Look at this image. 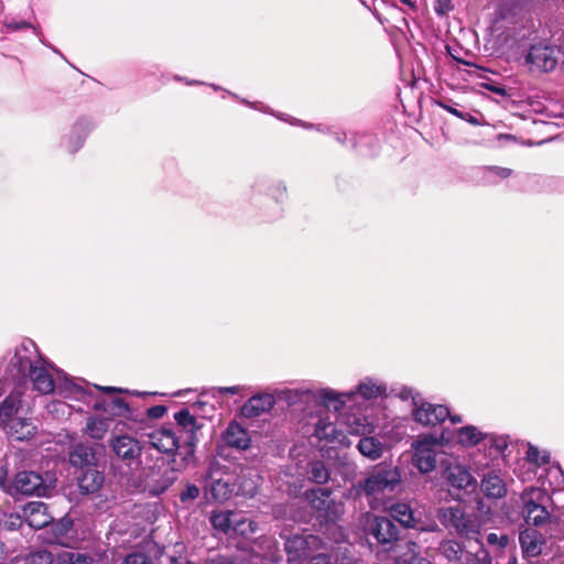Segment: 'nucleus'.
Instances as JSON below:
<instances>
[{"label":"nucleus","instance_id":"58836bf2","mask_svg":"<svg viewBox=\"0 0 564 564\" xmlns=\"http://www.w3.org/2000/svg\"><path fill=\"white\" fill-rule=\"evenodd\" d=\"M257 524L236 513V518H234V524H232V533H237L243 536H248L256 532Z\"/></svg>","mask_w":564,"mask_h":564},{"label":"nucleus","instance_id":"ddd939ff","mask_svg":"<svg viewBox=\"0 0 564 564\" xmlns=\"http://www.w3.org/2000/svg\"><path fill=\"white\" fill-rule=\"evenodd\" d=\"M414 420L426 426H434L449 416V411L441 404L422 403L413 411Z\"/></svg>","mask_w":564,"mask_h":564},{"label":"nucleus","instance_id":"774afa93","mask_svg":"<svg viewBox=\"0 0 564 564\" xmlns=\"http://www.w3.org/2000/svg\"><path fill=\"white\" fill-rule=\"evenodd\" d=\"M510 564H516V563L513 562V563H510Z\"/></svg>","mask_w":564,"mask_h":564},{"label":"nucleus","instance_id":"f704fd0d","mask_svg":"<svg viewBox=\"0 0 564 564\" xmlns=\"http://www.w3.org/2000/svg\"><path fill=\"white\" fill-rule=\"evenodd\" d=\"M212 497L217 501L228 500L234 491L232 486L223 479H216L209 488Z\"/></svg>","mask_w":564,"mask_h":564},{"label":"nucleus","instance_id":"4c0bfd02","mask_svg":"<svg viewBox=\"0 0 564 564\" xmlns=\"http://www.w3.org/2000/svg\"><path fill=\"white\" fill-rule=\"evenodd\" d=\"M94 560L86 553L65 551L58 555L59 564H93Z\"/></svg>","mask_w":564,"mask_h":564},{"label":"nucleus","instance_id":"603ef678","mask_svg":"<svg viewBox=\"0 0 564 564\" xmlns=\"http://www.w3.org/2000/svg\"><path fill=\"white\" fill-rule=\"evenodd\" d=\"M307 564H332V558L327 554H318L313 556Z\"/></svg>","mask_w":564,"mask_h":564},{"label":"nucleus","instance_id":"393cba45","mask_svg":"<svg viewBox=\"0 0 564 564\" xmlns=\"http://www.w3.org/2000/svg\"><path fill=\"white\" fill-rule=\"evenodd\" d=\"M481 489L485 495L490 498H501L507 492L505 481L495 473H490L484 477Z\"/></svg>","mask_w":564,"mask_h":564},{"label":"nucleus","instance_id":"09e8293b","mask_svg":"<svg viewBox=\"0 0 564 564\" xmlns=\"http://www.w3.org/2000/svg\"><path fill=\"white\" fill-rule=\"evenodd\" d=\"M487 542L490 545H497L499 547H505L508 543V536L507 535H498L496 533H489L487 535Z\"/></svg>","mask_w":564,"mask_h":564},{"label":"nucleus","instance_id":"72a5a7b5","mask_svg":"<svg viewBox=\"0 0 564 564\" xmlns=\"http://www.w3.org/2000/svg\"><path fill=\"white\" fill-rule=\"evenodd\" d=\"M329 496L330 491L328 489L318 488L310 491L308 500L313 508L321 511L325 510L327 517H330V514L327 511L330 502Z\"/></svg>","mask_w":564,"mask_h":564},{"label":"nucleus","instance_id":"4be33fe9","mask_svg":"<svg viewBox=\"0 0 564 564\" xmlns=\"http://www.w3.org/2000/svg\"><path fill=\"white\" fill-rule=\"evenodd\" d=\"M462 564H492L489 552L484 547L480 538L471 540L465 550Z\"/></svg>","mask_w":564,"mask_h":564},{"label":"nucleus","instance_id":"9b49d317","mask_svg":"<svg viewBox=\"0 0 564 564\" xmlns=\"http://www.w3.org/2000/svg\"><path fill=\"white\" fill-rule=\"evenodd\" d=\"M150 445L164 454H174L182 447L180 436L173 427L162 426L147 434Z\"/></svg>","mask_w":564,"mask_h":564},{"label":"nucleus","instance_id":"bf43d9fd","mask_svg":"<svg viewBox=\"0 0 564 564\" xmlns=\"http://www.w3.org/2000/svg\"><path fill=\"white\" fill-rule=\"evenodd\" d=\"M7 26L12 29V30H18V29H21V28H29L31 25L28 22H21V23L14 24V25L8 24Z\"/></svg>","mask_w":564,"mask_h":564},{"label":"nucleus","instance_id":"2f4dec72","mask_svg":"<svg viewBox=\"0 0 564 564\" xmlns=\"http://www.w3.org/2000/svg\"><path fill=\"white\" fill-rule=\"evenodd\" d=\"M108 419L89 417L86 423V433L95 440H102L109 431Z\"/></svg>","mask_w":564,"mask_h":564},{"label":"nucleus","instance_id":"39448f33","mask_svg":"<svg viewBox=\"0 0 564 564\" xmlns=\"http://www.w3.org/2000/svg\"><path fill=\"white\" fill-rule=\"evenodd\" d=\"M174 419L177 423L175 431L180 436V444L185 448V458L191 457L194 454V447L198 441L197 433L202 425L197 423L196 417L187 409L176 412Z\"/></svg>","mask_w":564,"mask_h":564},{"label":"nucleus","instance_id":"1a4fd4ad","mask_svg":"<svg viewBox=\"0 0 564 564\" xmlns=\"http://www.w3.org/2000/svg\"><path fill=\"white\" fill-rule=\"evenodd\" d=\"M109 446L126 465L140 463L142 447L138 440L129 435H116L109 440Z\"/></svg>","mask_w":564,"mask_h":564},{"label":"nucleus","instance_id":"5fc2aeb1","mask_svg":"<svg viewBox=\"0 0 564 564\" xmlns=\"http://www.w3.org/2000/svg\"><path fill=\"white\" fill-rule=\"evenodd\" d=\"M165 412H166V408L165 406L156 405V406H153V408L149 409L148 414L151 417L159 419V417L163 416V414Z\"/></svg>","mask_w":564,"mask_h":564},{"label":"nucleus","instance_id":"a19ab883","mask_svg":"<svg viewBox=\"0 0 564 564\" xmlns=\"http://www.w3.org/2000/svg\"><path fill=\"white\" fill-rule=\"evenodd\" d=\"M53 555L46 550H39L25 557V564H52Z\"/></svg>","mask_w":564,"mask_h":564},{"label":"nucleus","instance_id":"4468645a","mask_svg":"<svg viewBox=\"0 0 564 564\" xmlns=\"http://www.w3.org/2000/svg\"><path fill=\"white\" fill-rule=\"evenodd\" d=\"M22 517L29 527L36 530L46 527L53 519L46 505L41 501H32L25 505L22 509Z\"/></svg>","mask_w":564,"mask_h":564},{"label":"nucleus","instance_id":"3c124183","mask_svg":"<svg viewBox=\"0 0 564 564\" xmlns=\"http://www.w3.org/2000/svg\"><path fill=\"white\" fill-rule=\"evenodd\" d=\"M490 173H494L495 175L507 178L512 174V170L508 167H500V166H491L488 169Z\"/></svg>","mask_w":564,"mask_h":564},{"label":"nucleus","instance_id":"9d476101","mask_svg":"<svg viewBox=\"0 0 564 564\" xmlns=\"http://www.w3.org/2000/svg\"><path fill=\"white\" fill-rule=\"evenodd\" d=\"M557 54L556 51L547 45H533L527 57L525 62L531 66L532 69H536L540 72H551L557 65Z\"/></svg>","mask_w":564,"mask_h":564},{"label":"nucleus","instance_id":"20e7f679","mask_svg":"<svg viewBox=\"0 0 564 564\" xmlns=\"http://www.w3.org/2000/svg\"><path fill=\"white\" fill-rule=\"evenodd\" d=\"M547 500V495L539 488L527 489L521 495L522 513L528 524L541 525L549 520L550 513L545 507Z\"/></svg>","mask_w":564,"mask_h":564},{"label":"nucleus","instance_id":"bb28decb","mask_svg":"<svg viewBox=\"0 0 564 564\" xmlns=\"http://www.w3.org/2000/svg\"><path fill=\"white\" fill-rule=\"evenodd\" d=\"M357 447L361 455L372 460L380 458L383 453L382 443L375 437L360 438Z\"/></svg>","mask_w":564,"mask_h":564},{"label":"nucleus","instance_id":"dca6fc26","mask_svg":"<svg viewBox=\"0 0 564 564\" xmlns=\"http://www.w3.org/2000/svg\"><path fill=\"white\" fill-rule=\"evenodd\" d=\"M261 484V476L252 467H239L237 473L238 494L246 497H253Z\"/></svg>","mask_w":564,"mask_h":564},{"label":"nucleus","instance_id":"b1692460","mask_svg":"<svg viewBox=\"0 0 564 564\" xmlns=\"http://www.w3.org/2000/svg\"><path fill=\"white\" fill-rule=\"evenodd\" d=\"M104 484V475L96 468L86 469L78 478V487L83 494L97 492Z\"/></svg>","mask_w":564,"mask_h":564},{"label":"nucleus","instance_id":"de8ad7c7","mask_svg":"<svg viewBox=\"0 0 564 564\" xmlns=\"http://www.w3.org/2000/svg\"><path fill=\"white\" fill-rule=\"evenodd\" d=\"M22 512L21 513H11L7 516V519L4 520V527L9 530H15L21 527L23 521Z\"/></svg>","mask_w":564,"mask_h":564},{"label":"nucleus","instance_id":"37998d69","mask_svg":"<svg viewBox=\"0 0 564 564\" xmlns=\"http://www.w3.org/2000/svg\"><path fill=\"white\" fill-rule=\"evenodd\" d=\"M124 564H159V562L142 552H134L124 558Z\"/></svg>","mask_w":564,"mask_h":564},{"label":"nucleus","instance_id":"0e129e2a","mask_svg":"<svg viewBox=\"0 0 564 564\" xmlns=\"http://www.w3.org/2000/svg\"><path fill=\"white\" fill-rule=\"evenodd\" d=\"M225 391L228 392V393L235 394V393L238 392V388L237 387H230V388H226Z\"/></svg>","mask_w":564,"mask_h":564},{"label":"nucleus","instance_id":"6e6d98bb","mask_svg":"<svg viewBox=\"0 0 564 564\" xmlns=\"http://www.w3.org/2000/svg\"><path fill=\"white\" fill-rule=\"evenodd\" d=\"M7 480V471L0 468V488H3L8 491L9 487L6 486Z\"/></svg>","mask_w":564,"mask_h":564},{"label":"nucleus","instance_id":"a878e982","mask_svg":"<svg viewBox=\"0 0 564 564\" xmlns=\"http://www.w3.org/2000/svg\"><path fill=\"white\" fill-rule=\"evenodd\" d=\"M466 547L455 540H444L440 543L438 551L448 561L463 563Z\"/></svg>","mask_w":564,"mask_h":564},{"label":"nucleus","instance_id":"423d86ee","mask_svg":"<svg viewBox=\"0 0 564 564\" xmlns=\"http://www.w3.org/2000/svg\"><path fill=\"white\" fill-rule=\"evenodd\" d=\"M284 547L289 562L302 561L318 551L322 547V541L313 534H296L285 541Z\"/></svg>","mask_w":564,"mask_h":564},{"label":"nucleus","instance_id":"5701e85b","mask_svg":"<svg viewBox=\"0 0 564 564\" xmlns=\"http://www.w3.org/2000/svg\"><path fill=\"white\" fill-rule=\"evenodd\" d=\"M520 543L523 552L528 556L540 555L545 546L544 539L538 533L536 530L528 529L520 535Z\"/></svg>","mask_w":564,"mask_h":564},{"label":"nucleus","instance_id":"f3484780","mask_svg":"<svg viewBox=\"0 0 564 564\" xmlns=\"http://www.w3.org/2000/svg\"><path fill=\"white\" fill-rule=\"evenodd\" d=\"M145 480L151 491L159 495L165 491L175 480L174 471L166 466L152 468L147 475Z\"/></svg>","mask_w":564,"mask_h":564},{"label":"nucleus","instance_id":"a211bd4d","mask_svg":"<svg viewBox=\"0 0 564 564\" xmlns=\"http://www.w3.org/2000/svg\"><path fill=\"white\" fill-rule=\"evenodd\" d=\"M371 532L381 544H393L399 539V528L386 517L376 518Z\"/></svg>","mask_w":564,"mask_h":564},{"label":"nucleus","instance_id":"ea45409f","mask_svg":"<svg viewBox=\"0 0 564 564\" xmlns=\"http://www.w3.org/2000/svg\"><path fill=\"white\" fill-rule=\"evenodd\" d=\"M310 478L316 484H325L329 478V473L322 462H314L310 465Z\"/></svg>","mask_w":564,"mask_h":564},{"label":"nucleus","instance_id":"4d7b16f0","mask_svg":"<svg viewBox=\"0 0 564 564\" xmlns=\"http://www.w3.org/2000/svg\"><path fill=\"white\" fill-rule=\"evenodd\" d=\"M485 87L498 95H505L506 94V90L501 87H496V86H492V85H485Z\"/></svg>","mask_w":564,"mask_h":564},{"label":"nucleus","instance_id":"0eeeda50","mask_svg":"<svg viewBox=\"0 0 564 564\" xmlns=\"http://www.w3.org/2000/svg\"><path fill=\"white\" fill-rule=\"evenodd\" d=\"M51 487L46 485L41 475L34 471H21L17 474L13 482L9 486L10 494L46 496Z\"/></svg>","mask_w":564,"mask_h":564},{"label":"nucleus","instance_id":"7ed1b4c3","mask_svg":"<svg viewBox=\"0 0 564 564\" xmlns=\"http://www.w3.org/2000/svg\"><path fill=\"white\" fill-rule=\"evenodd\" d=\"M401 482V474L397 467L379 464L375 466L358 487L364 490L368 497L379 499L387 494L394 491Z\"/></svg>","mask_w":564,"mask_h":564},{"label":"nucleus","instance_id":"052dcab7","mask_svg":"<svg viewBox=\"0 0 564 564\" xmlns=\"http://www.w3.org/2000/svg\"><path fill=\"white\" fill-rule=\"evenodd\" d=\"M403 4L408 6L412 10L416 8V0H400Z\"/></svg>","mask_w":564,"mask_h":564},{"label":"nucleus","instance_id":"f8f14e48","mask_svg":"<svg viewBox=\"0 0 564 564\" xmlns=\"http://www.w3.org/2000/svg\"><path fill=\"white\" fill-rule=\"evenodd\" d=\"M101 451V445L78 444L69 453V463L78 468H95Z\"/></svg>","mask_w":564,"mask_h":564},{"label":"nucleus","instance_id":"7c9ffc66","mask_svg":"<svg viewBox=\"0 0 564 564\" xmlns=\"http://www.w3.org/2000/svg\"><path fill=\"white\" fill-rule=\"evenodd\" d=\"M234 518H236V512L218 511L212 514L210 522L216 530L230 534L232 533Z\"/></svg>","mask_w":564,"mask_h":564},{"label":"nucleus","instance_id":"680f3d73","mask_svg":"<svg viewBox=\"0 0 564 564\" xmlns=\"http://www.w3.org/2000/svg\"><path fill=\"white\" fill-rule=\"evenodd\" d=\"M115 404L117 408L119 409H124V410H128V405L127 403L122 400V399H118L115 401Z\"/></svg>","mask_w":564,"mask_h":564},{"label":"nucleus","instance_id":"f257e3e1","mask_svg":"<svg viewBox=\"0 0 564 564\" xmlns=\"http://www.w3.org/2000/svg\"><path fill=\"white\" fill-rule=\"evenodd\" d=\"M8 372L14 379L30 378L33 389L42 394H48L54 391V380L51 373L43 366H35L26 356V348L19 347L15 349L13 357L10 359Z\"/></svg>","mask_w":564,"mask_h":564},{"label":"nucleus","instance_id":"473e14b6","mask_svg":"<svg viewBox=\"0 0 564 564\" xmlns=\"http://www.w3.org/2000/svg\"><path fill=\"white\" fill-rule=\"evenodd\" d=\"M457 440L464 446H474L482 440V433L473 425L464 426L458 430Z\"/></svg>","mask_w":564,"mask_h":564},{"label":"nucleus","instance_id":"864d4df0","mask_svg":"<svg viewBox=\"0 0 564 564\" xmlns=\"http://www.w3.org/2000/svg\"><path fill=\"white\" fill-rule=\"evenodd\" d=\"M207 564H235V561L229 556L217 555L216 557L209 560Z\"/></svg>","mask_w":564,"mask_h":564},{"label":"nucleus","instance_id":"e433bc0d","mask_svg":"<svg viewBox=\"0 0 564 564\" xmlns=\"http://www.w3.org/2000/svg\"><path fill=\"white\" fill-rule=\"evenodd\" d=\"M319 438H327L332 442H338L340 444L349 445L346 441V435L341 431H337L332 424L318 425L316 430Z\"/></svg>","mask_w":564,"mask_h":564},{"label":"nucleus","instance_id":"e2e57ef3","mask_svg":"<svg viewBox=\"0 0 564 564\" xmlns=\"http://www.w3.org/2000/svg\"><path fill=\"white\" fill-rule=\"evenodd\" d=\"M443 107H444L448 112H451V113H453V115H455V116H457V117L463 118L462 113H460L458 110H456L455 108H452V107H448V106H443Z\"/></svg>","mask_w":564,"mask_h":564},{"label":"nucleus","instance_id":"2eb2a0df","mask_svg":"<svg viewBox=\"0 0 564 564\" xmlns=\"http://www.w3.org/2000/svg\"><path fill=\"white\" fill-rule=\"evenodd\" d=\"M444 475L453 487L468 489L476 487V480L466 467L458 463H448Z\"/></svg>","mask_w":564,"mask_h":564},{"label":"nucleus","instance_id":"69168bd1","mask_svg":"<svg viewBox=\"0 0 564 564\" xmlns=\"http://www.w3.org/2000/svg\"><path fill=\"white\" fill-rule=\"evenodd\" d=\"M449 417H451V421H452L453 423H459V422H462L460 416L454 415V416H449Z\"/></svg>","mask_w":564,"mask_h":564},{"label":"nucleus","instance_id":"c756f323","mask_svg":"<svg viewBox=\"0 0 564 564\" xmlns=\"http://www.w3.org/2000/svg\"><path fill=\"white\" fill-rule=\"evenodd\" d=\"M402 549L404 551L399 555V564H431L426 558L420 556L416 543L408 541Z\"/></svg>","mask_w":564,"mask_h":564},{"label":"nucleus","instance_id":"a18cd8bd","mask_svg":"<svg viewBox=\"0 0 564 564\" xmlns=\"http://www.w3.org/2000/svg\"><path fill=\"white\" fill-rule=\"evenodd\" d=\"M358 391L362 397H365L367 399H371V398L377 397L380 393V387L376 386L375 383H372L370 381L361 382L358 386Z\"/></svg>","mask_w":564,"mask_h":564},{"label":"nucleus","instance_id":"6ab92c4d","mask_svg":"<svg viewBox=\"0 0 564 564\" xmlns=\"http://www.w3.org/2000/svg\"><path fill=\"white\" fill-rule=\"evenodd\" d=\"M223 440L228 446L237 449H247L251 443L249 432L236 422L229 423L223 433Z\"/></svg>","mask_w":564,"mask_h":564},{"label":"nucleus","instance_id":"c85d7f7f","mask_svg":"<svg viewBox=\"0 0 564 564\" xmlns=\"http://www.w3.org/2000/svg\"><path fill=\"white\" fill-rule=\"evenodd\" d=\"M347 432L352 435H367L373 432V426L365 416L349 415L346 419Z\"/></svg>","mask_w":564,"mask_h":564},{"label":"nucleus","instance_id":"49530a36","mask_svg":"<svg viewBox=\"0 0 564 564\" xmlns=\"http://www.w3.org/2000/svg\"><path fill=\"white\" fill-rule=\"evenodd\" d=\"M527 459L533 464L542 465L547 462L545 456H540V452L536 447L530 445L527 451Z\"/></svg>","mask_w":564,"mask_h":564},{"label":"nucleus","instance_id":"cd10ccee","mask_svg":"<svg viewBox=\"0 0 564 564\" xmlns=\"http://www.w3.org/2000/svg\"><path fill=\"white\" fill-rule=\"evenodd\" d=\"M20 392L10 393L0 405V425H7V423L13 419L12 415L18 411L20 404Z\"/></svg>","mask_w":564,"mask_h":564},{"label":"nucleus","instance_id":"c03bdc74","mask_svg":"<svg viewBox=\"0 0 564 564\" xmlns=\"http://www.w3.org/2000/svg\"><path fill=\"white\" fill-rule=\"evenodd\" d=\"M199 488L194 484L186 485L185 489L180 494V500L183 503L192 502L199 496Z\"/></svg>","mask_w":564,"mask_h":564},{"label":"nucleus","instance_id":"79ce46f5","mask_svg":"<svg viewBox=\"0 0 564 564\" xmlns=\"http://www.w3.org/2000/svg\"><path fill=\"white\" fill-rule=\"evenodd\" d=\"M344 397L343 394H337L333 390L323 389L319 391V398L323 400L326 406H329L332 402H334V410L338 411L344 403V401L340 400V398Z\"/></svg>","mask_w":564,"mask_h":564},{"label":"nucleus","instance_id":"13d9d810","mask_svg":"<svg viewBox=\"0 0 564 564\" xmlns=\"http://www.w3.org/2000/svg\"><path fill=\"white\" fill-rule=\"evenodd\" d=\"M171 564H192L191 562H188L185 557H172L171 558Z\"/></svg>","mask_w":564,"mask_h":564},{"label":"nucleus","instance_id":"aec40b11","mask_svg":"<svg viewBox=\"0 0 564 564\" xmlns=\"http://www.w3.org/2000/svg\"><path fill=\"white\" fill-rule=\"evenodd\" d=\"M6 432L18 441L32 438L37 431V426L29 419L14 417L4 425Z\"/></svg>","mask_w":564,"mask_h":564},{"label":"nucleus","instance_id":"f03ea898","mask_svg":"<svg viewBox=\"0 0 564 564\" xmlns=\"http://www.w3.org/2000/svg\"><path fill=\"white\" fill-rule=\"evenodd\" d=\"M436 518L447 530H454L456 534L467 541L478 540L481 536V523L477 516L467 513L460 506L442 507L437 510Z\"/></svg>","mask_w":564,"mask_h":564},{"label":"nucleus","instance_id":"c9c22d12","mask_svg":"<svg viewBox=\"0 0 564 564\" xmlns=\"http://www.w3.org/2000/svg\"><path fill=\"white\" fill-rule=\"evenodd\" d=\"M391 517L405 527L414 524L413 513L406 503H397L391 507Z\"/></svg>","mask_w":564,"mask_h":564},{"label":"nucleus","instance_id":"338daca9","mask_svg":"<svg viewBox=\"0 0 564 564\" xmlns=\"http://www.w3.org/2000/svg\"><path fill=\"white\" fill-rule=\"evenodd\" d=\"M112 390H113V388H111V387L105 388V391H112Z\"/></svg>","mask_w":564,"mask_h":564},{"label":"nucleus","instance_id":"412c9836","mask_svg":"<svg viewBox=\"0 0 564 564\" xmlns=\"http://www.w3.org/2000/svg\"><path fill=\"white\" fill-rule=\"evenodd\" d=\"M274 399L270 394L256 395L250 398L242 406V414L247 417H256L272 409Z\"/></svg>","mask_w":564,"mask_h":564},{"label":"nucleus","instance_id":"8fccbe9b","mask_svg":"<svg viewBox=\"0 0 564 564\" xmlns=\"http://www.w3.org/2000/svg\"><path fill=\"white\" fill-rule=\"evenodd\" d=\"M453 6L451 0H435V11L438 14H445L452 10Z\"/></svg>","mask_w":564,"mask_h":564},{"label":"nucleus","instance_id":"6e6552de","mask_svg":"<svg viewBox=\"0 0 564 564\" xmlns=\"http://www.w3.org/2000/svg\"><path fill=\"white\" fill-rule=\"evenodd\" d=\"M438 446L437 440L432 436H425L413 444V464L421 473H429L435 468Z\"/></svg>","mask_w":564,"mask_h":564}]
</instances>
